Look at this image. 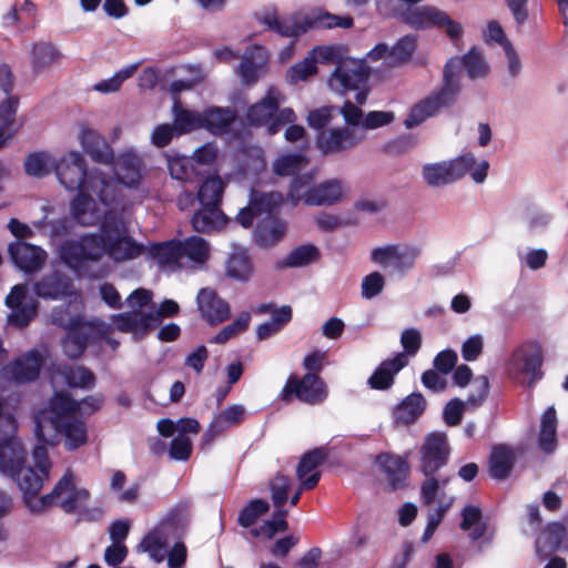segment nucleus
<instances>
[{"label": "nucleus", "mask_w": 568, "mask_h": 568, "mask_svg": "<svg viewBox=\"0 0 568 568\" xmlns=\"http://www.w3.org/2000/svg\"><path fill=\"white\" fill-rule=\"evenodd\" d=\"M460 60V67L463 65L467 72V75L471 80L483 79L488 74L489 64L486 61L484 54L476 48H471Z\"/></svg>", "instance_id": "864d4df0"}, {"label": "nucleus", "mask_w": 568, "mask_h": 568, "mask_svg": "<svg viewBox=\"0 0 568 568\" xmlns=\"http://www.w3.org/2000/svg\"><path fill=\"white\" fill-rule=\"evenodd\" d=\"M366 139L358 128H332L317 133L315 143L324 155L338 154L356 148Z\"/></svg>", "instance_id": "4468645a"}, {"label": "nucleus", "mask_w": 568, "mask_h": 568, "mask_svg": "<svg viewBox=\"0 0 568 568\" xmlns=\"http://www.w3.org/2000/svg\"><path fill=\"white\" fill-rule=\"evenodd\" d=\"M114 163V173L118 178V194L120 193L119 184H123L126 187H138L142 180V160L133 151H126L120 154Z\"/></svg>", "instance_id": "cd10ccee"}, {"label": "nucleus", "mask_w": 568, "mask_h": 568, "mask_svg": "<svg viewBox=\"0 0 568 568\" xmlns=\"http://www.w3.org/2000/svg\"><path fill=\"white\" fill-rule=\"evenodd\" d=\"M18 100L9 98L0 104V145L14 133V115Z\"/></svg>", "instance_id": "4d7b16f0"}, {"label": "nucleus", "mask_w": 568, "mask_h": 568, "mask_svg": "<svg viewBox=\"0 0 568 568\" xmlns=\"http://www.w3.org/2000/svg\"><path fill=\"white\" fill-rule=\"evenodd\" d=\"M385 286V276L381 272L374 271L362 278L361 296L364 300H373L383 293Z\"/></svg>", "instance_id": "e2e57ef3"}, {"label": "nucleus", "mask_w": 568, "mask_h": 568, "mask_svg": "<svg viewBox=\"0 0 568 568\" xmlns=\"http://www.w3.org/2000/svg\"><path fill=\"white\" fill-rule=\"evenodd\" d=\"M408 364L404 353H397L393 358L385 359L374 371L367 381L372 389L386 390L394 384L395 376Z\"/></svg>", "instance_id": "c85d7f7f"}, {"label": "nucleus", "mask_w": 568, "mask_h": 568, "mask_svg": "<svg viewBox=\"0 0 568 568\" xmlns=\"http://www.w3.org/2000/svg\"><path fill=\"white\" fill-rule=\"evenodd\" d=\"M43 364V354L33 348L9 363L2 373L17 384L30 383L39 377Z\"/></svg>", "instance_id": "4be33fe9"}, {"label": "nucleus", "mask_w": 568, "mask_h": 568, "mask_svg": "<svg viewBox=\"0 0 568 568\" xmlns=\"http://www.w3.org/2000/svg\"><path fill=\"white\" fill-rule=\"evenodd\" d=\"M103 232L108 241L106 256L112 261L126 262L145 254V245L129 235L125 222L115 212L105 215Z\"/></svg>", "instance_id": "0eeeda50"}, {"label": "nucleus", "mask_w": 568, "mask_h": 568, "mask_svg": "<svg viewBox=\"0 0 568 568\" xmlns=\"http://www.w3.org/2000/svg\"><path fill=\"white\" fill-rule=\"evenodd\" d=\"M172 115L178 135L203 129L202 112L184 108L178 98L172 105Z\"/></svg>", "instance_id": "ea45409f"}, {"label": "nucleus", "mask_w": 568, "mask_h": 568, "mask_svg": "<svg viewBox=\"0 0 568 568\" xmlns=\"http://www.w3.org/2000/svg\"><path fill=\"white\" fill-rule=\"evenodd\" d=\"M57 374L71 388L90 389L95 384L94 374L84 366L63 365L59 367Z\"/></svg>", "instance_id": "a18cd8bd"}, {"label": "nucleus", "mask_w": 568, "mask_h": 568, "mask_svg": "<svg viewBox=\"0 0 568 568\" xmlns=\"http://www.w3.org/2000/svg\"><path fill=\"white\" fill-rule=\"evenodd\" d=\"M460 529L469 531L468 536L473 541L484 537L487 530V523L484 520L481 509L474 505H466L462 509Z\"/></svg>", "instance_id": "c03bdc74"}, {"label": "nucleus", "mask_w": 568, "mask_h": 568, "mask_svg": "<svg viewBox=\"0 0 568 568\" xmlns=\"http://www.w3.org/2000/svg\"><path fill=\"white\" fill-rule=\"evenodd\" d=\"M196 303L202 318L210 325L223 323L231 315L230 304L212 288H201L196 296Z\"/></svg>", "instance_id": "a878e982"}, {"label": "nucleus", "mask_w": 568, "mask_h": 568, "mask_svg": "<svg viewBox=\"0 0 568 568\" xmlns=\"http://www.w3.org/2000/svg\"><path fill=\"white\" fill-rule=\"evenodd\" d=\"M111 321L118 331L132 334L134 339L144 337L159 325V316L156 314L141 310L113 314Z\"/></svg>", "instance_id": "6ab92c4d"}, {"label": "nucleus", "mask_w": 568, "mask_h": 568, "mask_svg": "<svg viewBox=\"0 0 568 568\" xmlns=\"http://www.w3.org/2000/svg\"><path fill=\"white\" fill-rule=\"evenodd\" d=\"M376 462L392 487L398 489L404 486L408 475V464L406 458L390 453L379 454Z\"/></svg>", "instance_id": "473e14b6"}, {"label": "nucleus", "mask_w": 568, "mask_h": 568, "mask_svg": "<svg viewBox=\"0 0 568 568\" xmlns=\"http://www.w3.org/2000/svg\"><path fill=\"white\" fill-rule=\"evenodd\" d=\"M261 22L283 37H300L298 13L280 18L274 11H267L261 17Z\"/></svg>", "instance_id": "79ce46f5"}, {"label": "nucleus", "mask_w": 568, "mask_h": 568, "mask_svg": "<svg viewBox=\"0 0 568 568\" xmlns=\"http://www.w3.org/2000/svg\"><path fill=\"white\" fill-rule=\"evenodd\" d=\"M246 416V408L241 404H234L219 414L214 415L207 429L203 435L205 444L212 443L216 437L221 436L226 430L242 424Z\"/></svg>", "instance_id": "bb28decb"}, {"label": "nucleus", "mask_w": 568, "mask_h": 568, "mask_svg": "<svg viewBox=\"0 0 568 568\" xmlns=\"http://www.w3.org/2000/svg\"><path fill=\"white\" fill-rule=\"evenodd\" d=\"M225 187L224 181L214 172L210 173L200 184L197 200L201 205H219Z\"/></svg>", "instance_id": "09e8293b"}, {"label": "nucleus", "mask_w": 568, "mask_h": 568, "mask_svg": "<svg viewBox=\"0 0 568 568\" xmlns=\"http://www.w3.org/2000/svg\"><path fill=\"white\" fill-rule=\"evenodd\" d=\"M7 306L11 310L8 315V323L16 327L27 326L37 315L38 304L36 301H27V286L16 285L6 298Z\"/></svg>", "instance_id": "5701e85b"}, {"label": "nucleus", "mask_w": 568, "mask_h": 568, "mask_svg": "<svg viewBox=\"0 0 568 568\" xmlns=\"http://www.w3.org/2000/svg\"><path fill=\"white\" fill-rule=\"evenodd\" d=\"M47 445L51 444L37 438V445L32 452L36 468L24 464L11 476L19 489L22 491L28 508L29 501H36L38 499L37 496L41 490L44 480L49 478L51 462L49 459Z\"/></svg>", "instance_id": "6e6552de"}, {"label": "nucleus", "mask_w": 568, "mask_h": 568, "mask_svg": "<svg viewBox=\"0 0 568 568\" xmlns=\"http://www.w3.org/2000/svg\"><path fill=\"white\" fill-rule=\"evenodd\" d=\"M270 504L264 499L251 500L239 515V525L245 528L253 526L260 516L267 513Z\"/></svg>", "instance_id": "680f3d73"}, {"label": "nucleus", "mask_w": 568, "mask_h": 568, "mask_svg": "<svg viewBox=\"0 0 568 568\" xmlns=\"http://www.w3.org/2000/svg\"><path fill=\"white\" fill-rule=\"evenodd\" d=\"M544 354L538 342H526L516 347L507 361L509 376L526 387H532L542 377Z\"/></svg>", "instance_id": "1a4fd4ad"}, {"label": "nucleus", "mask_w": 568, "mask_h": 568, "mask_svg": "<svg viewBox=\"0 0 568 568\" xmlns=\"http://www.w3.org/2000/svg\"><path fill=\"white\" fill-rule=\"evenodd\" d=\"M516 460L513 448L497 445L493 448L489 458V473L495 479H505L510 474Z\"/></svg>", "instance_id": "a19ab883"}, {"label": "nucleus", "mask_w": 568, "mask_h": 568, "mask_svg": "<svg viewBox=\"0 0 568 568\" xmlns=\"http://www.w3.org/2000/svg\"><path fill=\"white\" fill-rule=\"evenodd\" d=\"M318 256V250L312 244L295 247L278 263V267H301L310 264Z\"/></svg>", "instance_id": "6e6d98bb"}, {"label": "nucleus", "mask_w": 568, "mask_h": 568, "mask_svg": "<svg viewBox=\"0 0 568 568\" xmlns=\"http://www.w3.org/2000/svg\"><path fill=\"white\" fill-rule=\"evenodd\" d=\"M65 331L67 334L62 341L63 352L69 358L75 359L84 353L93 332L104 333L108 327L102 321L93 320L90 322L83 321Z\"/></svg>", "instance_id": "412c9836"}, {"label": "nucleus", "mask_w": 568, "mask_h": 568, "mask_svg": "<svg viewBox=\"0 0 568 568\" xmlns=\"http://www.w3.org/2000/svg\"><path fill=\"white\" fill-rule=\"evenodd\" d=\"M103 402L104 397L99 394L77 402L67 393L55 392L49 407L34 417L36 438L55 445L63 436L67 449H78L88 439L87 425L81 418L100 409Z\"/></svg>", "instance_id": "f257e3e1"}, {"label": "nucleus", "mask_w": 568, "mask_h": 568, "mask_svg": "<svg viewBox=\"0 0 568 568\" xmlns=\"http://www.w3.org/2000/svg\"><path fill=\"white\" fill-rule=\"evenodd\" d=\"M449 454L450 447L445 433L428 434L419 448V470L424 476L435 475L447 464Z\"/></svg>", "instance_id": "2eb2a0df"}, {"label": "nucleus", "mask_w": 568, "mask_h": 568, "mask_svg": "<svg viewBox=\"0 0 568 568\" xmlns=\"http://www.w3.org/2000/svg\"><path fill=\"white\" fill-rule=\"evenodd\" d=\"M250 321L251 314L248 312H242L233 323L223 327L210 342L214 344L226 343L231 338L244 332L248 327Z\"/></svg>", "instance_id": "052dcab7"}, {"label": "nucleus", "mask_w": 568, "mask_h": 568, "mask_svg": "<svg viewBox=\"0 0 568 568\" xmlns=\"http://www.w3.org/2000/svg\"><path fill=\"white\" fill-rule=\"evenodd\" d=\"M280 95L277 90L270 89L266 97L253 104L246 114L247 121L252 125H267L270 135L278 133L284 125L294 123L296 120L293 109L278 110Z\"/></svg>", "instance_id": "f8f14e48"}, {"label": "nucleus", "mask_w": 568, "mask_h": 568, "mask_svg": "<svg viewBox=\"0 0 568 568\" xmlns=\"http://www.w3.org/2000/svg\"><path fill=\"white\" fill-rule=\"evenodd\" d=\"M293 395L301 402L315 405L324 402L327 392L324 382L316 374L307 373L302 378L288 377L281 398L287 402Z\"/></svg>", "instance_id": "f3484780"}, {"label": "nucleus", "mask_w": 568, "mask_h": 568, "mask_svg": "<svg viewBox=\"0 0 568 568\" xmlns=\"http://www.w3.org/2000/svg\"><path fill=\"white\" fill-rule=\"evenodd\" d=\"M458 160L465 161L464 176L469 174L477 184L485 182L489 169V163L486 160L477 161L473 153L460 155Z\"/></svg>", "instance_id": "69168bd1"}, {"label": "nucleus", "mask_w": 568, "mask_h": 568, "mask_svg": "<svg viewBox=\"0 0 568 568\" xmlns=\"http://www.w3.org/2000/svg\"><path fill=\"white\" fill-rule=\"evenodd\" d=\"M226 273L230 277L237 281H247L252 273L248 255L244 251L232 253L226 264Z\"/></svg>", "instance_id": "13d9d810"}, {"label": "nucleus", "mask_w": 568, "mask_h": 568, "mask_svg": "<svg viewBox=\"0 0 568 568\" xmlns=\"http://www.w3.org/2000/svg\"><path fill=\"white\" fill-rule=\"evenodd\" d=\"M300 36L312 29H349L354 24L351 16L333 14L322 8H314L306 13L298 12Z\"/></svg>", "instance_id": "b1692460"}, {"label": "nucleus", "mask_w": 568, "mask_h": 568, "mask_svg": "<svg viewBox=\"0 0 568 568\" xmlns=\"http://www.w3.org/2000/svg\"><path fill=\"white\" fill-rule=\"evenodd\" d=\"M71 280L60 273L43 276L33 285L34 294L43 300H61L71 294Z\"/></svg>", "instance_id": "c756f323"}, {"label": "nucleus", "mask_w": 568, "mask_h": 568, "mask_svg": "<svg viewBox=\"0 0 568 568\" xmlns=\"http://www.w3.org/2000/svg\"><path fill=\"white\" fill-rule=\"evenodd\" d=\"M308 164V159L302 153H290L278 156L273 163V171L281 176L295 175Z\"/></svg>", "instance_id": "5fc2aeb1"}, {"label": "nucleus", "mask_w": 568, "mask_h": 568, "mask_svg": "<svg viewBox=\"0 0 568 568\" xmlns=\"http://www.w3.org/2000/svg\"><path fill=\"white\" fill-rule=\"evenodd\" d=\"M285 230L283 221L268 215L257 224L254 231L255 242L262 247L272 246L284 236Z\"/></svg>", "instance_id": "e433bc0d"}, {"label": "nucleus", "mask_w": 568, "mask_h": 568, "mask_svg": "<svg viewBox=\"0 0 568 568\" xmlns=\"http://www.w3.org/2000/svg\"><path fill=\"white\" fill-rule=\"evenodd\" d=\"M12 263L24 273H36L42 268L47 260V253L40 246L17 241L8 247Z\"/></svg>", "instance_id": "393cba45"}, {"label": "nucleus", "mask_w": 568, "mask_h": 568, "mask_svg": "<svg viewBox=\"0 0 568 568\" xmlns=\"http://www.w3.org/2000/svg\"><path fill=\"white\" fill-rule=\"evenodd\" d=\"M566 536V528L560 523H551L536 540V551L539 556H547L561 545Z\"/></svg>", "instance_id": "8fccbe9b"}, {"label": "nucleus", "mask_w": 568, "mask_h": 568, "mask_svg": "<svg viewBox=\"0 0 568 568\" xmlns=\"http://www.w3.org/2000/svg\"><path fill=\"white\" fill-rule=\"evenodd\" d=\"M57 159L48 152H34L24 160L26 173L33 178H43L54 171Z\"/></svg>", "instance_id": "603ef678"}, {"label": "nucleus", "mask_w": 568, "mask_h": 568, "mask_svg": "<svg viewBox=\"0 0 568 568\" xmlns=\"http://www.w3.org/2000/svg\"><path fill=\"white\" fill-rule=\"evenodd\" d=\"M416 48V37L405 36L400 38L392 48L388 47V67L399 65L408 61Z\"/></svg>", "instance_id": "bf43d9fd"}, {"label": "nucleus", "mask_w": 568, "mask_h": 568, "mask_svg": "<svg viewBox=\"0 0 568 568\" xmlns=\"http://www.w3.org/2000/svg\"><path fill=\"white\" fill-rule=\"evenodd\" d=\"M283 202V195L278 192L258 193L252 191L251 204L258 214L266 213L267 216Z\"/></svg>", "instance_id": "338daca9"}, {"label": "nucleus", "mask_w": 568, "mask_h": 568, "mask_svg": "<svg viewBox=\"0 0 568 568\" xmlns=\"http://www.w3.org/2000/svg\"><path fill=\"white\" fill-rule=\"evenodd\" d=\"M314 172H307L292 180L287 199L293 205L303 202L308 206H332L349 192V187L341 179L314 183Z\"/></svg>", "instance_id": "7ed1b4c3"}, {"label": "nucleus", "mask_w": 568, "mask_h": 568, "mask_svg": "<svg viewBox=\"0 0 568 568\" xmlns=\"http://www.w3.org/2000/svg\"><path fill=\"white\" fill-rule=\"evenodd\" d=\"M79 141L83 150L93 161L104 164L113 162V150L97 131L82 128L79 134Z\"/></svg>", "instance_id": "2f4dec72"}, {"label": "nucleus", "mask_w": 568, "mask_h": 568, "mask_svg": "<svg viewBox=\"0 0 568 568\" xmlns=\"http://www.w3.org/2000/svg\"><path fill=\"white\" fill-rule=\"evenodd\" d=\"M90 496L87 488L78 486L77 476L68 470L49 494L39 497L36 501H29V509L31 513H41L55 505L65 514H79L81 518L87 519L85 506Z\"/></svg>", "instance_id": "20e7f679"}, {"label": "nucleus", "mask_w": 568, "mask_h": 568, "mask_svg": "<svg viewBox=\"0 0 568 568\" xmlns=\"http://www.w3.org/2000/svg\"><path fill=\"white\" fill-rule=\"evenodd\" d=\"M419 254L420 250L415 245L388 244L374 247L371 261L386 270L389 276L404 278L415 268Z\"/></svg>", "instance_id": "ddd939ff"}, {"label": "nucleus", "mask_w": 568, "mask_h": 568, "mask_svg": "<svg viewBox=\"0 0 568 568\" xmlns=\"http://www.w3.org/2000/svg\"><path fill=\"white\" fill-rule=\"evenodd\" d=\"M394 18L416 30L440 29L444 30L452 43L458 45L463 37V27L453 20L447 12L434 6H420L415 8L397 7Z\"/></svg>", "instance_id": "423d86ee"}, {"label": "nucleus", "mask_w": 568, "mask_h": 568, "mask_svg": "<svg viewBox=\"0 0 568 568\" xmlns=\"http://www.w3.org/2000/svg\"><path fill=\"white\" fill-rule=\"evenodd\" d=\"M267 61V53L263 47L253 45L246 50L237 67V74L242 82L252 84L257 81Z\"/></svg>", "instance_id": "7c9ffc66"}, {"label": "nucleus", "mask_w": 568, "mask_h": 568, "mask_svg": "<svg viewBox=\"0 0 568 568\" xmlns=\"http://www.w3.org/2000/svg\"><path fill=\"white\" fill-rule=\"evenodd\" d=\"M426 408V400L420 393H412L405 397L394 409L397 423L409 425L415 423Z\"/></svg>", "instance_id": "4c0bfd02"}, {"label": "nucleus", "mask_w": 568, "mask_h": 568, "mask_svg": "<svg viewBox=\"0 0 568 568\" xmlns=\"http://www.w3.org/2000/svg\"><path fill=\"white\" fill-rule=\"evenodd\" d=\"M233 120L234 114L230 109L212 106L202 112L203 129L213 134L226 132Z\"/></svg>", "instance_id": "de8ad7c7"}, {"label": "nucleus", "mask_w": 568, "mask_h": 568, "mask_svg": "<svg viewBox=\"0 0 568 568\" xmlns=\"http://www.w3.org/2000/svg\"><path fill=\"white\" fill-rule=\"evenodd\" d=\"M464 160L458 158L427 163L422 168V178L424 182L432 187H443L454 184L464 178Z\"/></svg>", "instance_id": "aec40b11"}, {"label": "nucleus", "mask_w": 568, "mask_h": 568, "mask_svg": "<svg viewBox=\"0 0 568 568\" xmlns=\"http://www.w3.org/2000/svg\"><path fill=\"white\" fill-rule=\"evenodd\" d=\"M94 194L92 191H79L77 196L71 201L70 212L74 221L83 226H93L105 219L110 212H114L118 200L110 206V210H102L101 205L91 196ZM106 207L104 204H102Z\"/></svg>", "instance_id": "a211bd4d"}, {"label": "nucleus", "mask_w": 568, "mask_h": 568, "mask_svg": "<svg viewBox=\"0 0 568 568\" xmlns=\"http://www.w3.org/2000/svg\"><path fill=\"white\" fill-rule=\"evenodd\" d=\"M444 108H447V105L444 104L443 100L435 92L412 108L404 124L407 129H413L428 118L436 115Z\"/></svg>", "instance_id": "c9c22d12"}, {"label": "nucleus", "mask_w": 568, "mask_h": 568, "mask_svg": "<svg viewBox=\"0 0 568 568\" xmlns=\"http://www.w3.org/2000/svg\"><path fill=\"white\" fill-rule=\"evenodd\" d=\"M225 216L219 205H202L192 217V225L197 232H210L223 226Z\"/></svg>", "instance_id": "49530a36"}, {"label": "nucleus", "mask_w": 568, "mask_h": 568, "mask_svg": "<svg viewBox=\"0 0 568 568\" xmlns=\"http://www.w3.org/2000/svg\"><path fill=\"white\" fill-rule=\"evenodd\" d=\"M145 254L155 260L160 266H174L181 264L179 241L154 243L145 246Z\"/></svg>", "instance_id": "37998d69"}, {"label": "nucleus", "mask_w": 568, "mask_h": 568, "mask_svg": "<svg viewBox=\"0 0 568 568\" xmlns=\"http://www.w3.org/2000/svg\"><path fill=\"white\" fill-rule=\"evenodd\" d=\"M317 65L313 61V57L308 54L300 62L295 63L287 71L286 78L291 84H296L301 81L307 80L311 75L315 74Z\"/></svg>", "instance_id": "774afa93"}, {"label": "nucleus", "mask_w": 568, "mask_h": 568, "mask_svg": "<svg viewBox=\"0 0 568 568\" xmlns=\"http://www.w3.org/2000/svg\"><path fill=\"white\" fill-rule=\"evenodd\" d=\"M1 422L6 423L8 430L3 438L0 437V471L11 477L26 464V450L20 439L14 436L16 419L8 415Z\"/></svg>", "instance_id": "dca6fc26"}, {"label": "nucleus", "mask_w": 568, "mask_h": 568, "mask_svg": "<svg viewBox=\"0 0 568 568\" xmlns=\"http://www.w3.org/2000/svg\"><path fill=\"white\" fill-rule=\"evenodd\" d=\"M459 71L460 60L458 57L449 59L445 64L443 87L436 93L447 106L454 103L462 90Z\"/></svg>", "instance_id": "f704fd0d"}, {"label": "nucleus", "mask_w": 568, "mask_h": 568, "mask_svg": "<svg viewBox=\"0 0 568 568\" xmlns=\"http://www.w3.org/2000/svg\"><path fill=\"white\" fill-rule=\"evenodd\" d=\"M557 413L554 406H549L541 415L540 430L538 436L539 448L551 454L557 447Z\"/></svg>", "instance_id": "58836bf2"}, {"label": "nucleus", "mask_w": 568, "mask_h": 568, "mask_svg": "<svg viewBox=\"0 0 568 568\" xmlns=\"http://www.w3.org/2000/svg\"><path fill=\"white\" fill-rule=\"evenodd\" d=\"M325 458V454L318 448L302 456L296 468V476L303 489H313L318 484L321 474L316 469Z\"/></svg>", "instance_id": "72a5a7b5"}, {"label": "nucleus", "mask_w": 568, "mask_h": 568, "mask_svg": "<svg viewBox=\"0 0 568 568\" xmlns=\"http://www.w3.org/2000/svg\"><path fill=\"white\" fill-rule=\"evenodd\" d=\"M58 57V52L51 43L39 42L31 47V59L36 70L43 69L52 64Z\"/></svg>", "instance_id": "0e129e2a"}, {"label": "nucleus", "mask_w": 568, "mask_h": 568, "mask_svg": "<svg viewBox=\"0 0 568 568\" xmlns=\"http://www.w3.org/2000/svg\"><path fill=\"white\" fill-rule=\"evenodd\" d=\"M106 233L103 222L99 232L85 233L78 240H69L59 246L61 260L72 268L82 266L85 262H98L106 255Z\"/></svg>", "instance_id": "9d476101"}, {"label": "nucleus", "mask_w": 568, "mask_h": 568, "mask_svg": "<svg viewBox=\"0 0 568 568\" xmlns=\"http://www.w3.org/2000/svg\"><path fill=\"white\" fill-rule=\"evenodd\" d=\"M189 523L186 511L176 507L150 530L136 546L138 552L148 554L149 558L161 564L164 561L172 541L180 539Z\"/></svg>", "instance_id": "39448f33"}, {"label": "nucleus", "mask_w": 568, "mask_h": 568, "mask_svg": "<svg viewBox=\"0 0 568 568\" xmlns=\"http://www.w3.org/2000/svg\"><path fill=\"white\" fill-rule=\"evenodd\" d=\"M181 261L186 257L196 265H203L210 252L209 243L199 236H191L179 241Z\"/></svg>", "instance_id": "3c124183"}, {"label": "nucleus", "mask_w": 568, "mask_h": 568, "mask_svg": "<svg viewBox=\"0 0 568 568\" xmlns=\"http://www.w3.org/2000/svg\"><path fill=\"white\" fill-rule=\"evenodd\" d=\"M369 75V67L364 61L347 58L338 62L327 80L328 87L339 93L355 91L356 105H363L368 92L365 89Z\"/></svg>", "instance_id": "9b49d317"}, {"label": "nucleus", "mask_w": 568, "mask_h": 568, "mask_svg": "<svg viewBox=\"0 0 568 568\" xmlns=\"http://www.w3.org/2000/svg\"><path fill=\"white\" fill-rule=\"evenodd\" d=\"M54 173L68 191H92L105 206L116 201L118 183L114 179L97 170L88 172L85 160L78 151L60 156L55 161Z\"/></svg>", "instance_id": "f03ea898"}]
</instances>
